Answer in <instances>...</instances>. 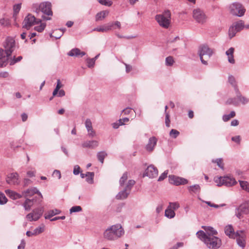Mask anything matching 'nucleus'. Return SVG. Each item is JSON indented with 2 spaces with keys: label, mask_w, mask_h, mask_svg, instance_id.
<instances>
[{
  "label": "nucleus",
  "mask_w": 249,
  "mask_h": 249,
  "mask_svg": "<svg viewBox=\"0 0 249 249\" xmlns=\"http://www.w3.org/2000/svg\"><path fill=\"white\" fill-rule=\"evenodd\" d=\"M3 46L4 50L0 49V67L6 66L8 63L9 57L15 49L16 43L14 39L11 37H8L4 43Z\"/></svg>",
  "instance_id": "obj_1"
},
{
  "label": "nucleus",
  "mask_w": 249,
  "mask_h": 249,
  "mask_svg": "<svg viewBox=\"0 0 249 249\" xmlns=\"http://www.w3.org/2000/svg\"><path fill=\"white\" fill-rule=\"evenodd\" d=\"M124 233L120 224H116L107 228L104 233V237L108 240H115L121 237Z\"/></svg>",
  "instance_id": "obj_2"
},
{
  "label": "nucleus",
  "mask_w": 249,
  "mask_h": 249,
  "mask_svg": "<svg viewBox=\"0 0 249 249\" xmlns=\"http://www.w3.org/2000/svg\"><path fill=\"white\" fill-rule=\"evenodd\" d=\"M52 5L50 1H44L39 4L34 3L32 6V9L36 14L41 12L46 16H53Z\"/></svg>",
  "instance_id": "obj_3"
},
{
  "label": "nucleus",
  "mask_w": 249,
  "mask_h": 249,
  "mask_svg": "<svg viewBox=\"0 0 249 249\" xmlns=\"http://www.w3.org/2000/svg\"><path fill=\"white\" fill-rule=\"evenodd\" d=\"M213 50L209 48L207 45H202L199 48L198 54L202 64L207 65V61L205 60L209 59L212 55Z\"/></svg>",
  "instance_id": "obj_4"
},
{
  "label": "nucleus",
  "mask_w": 249,
  "mask_h": 249,
  "mask_svg": "<svg viewBox=\"0 0 249 249\" xmlns=\"http://www.w3.org/2000/svg\"><path fill=\"white\" fill-rule=\"evenodd\" d=\"M204 243L210 249H217L220 247L221 242L219 238L208 234V238L204 240Z\"/></svg>",
  "instance_id": "obj_5"
},
{
  "label": "nucleus",
  "mask_w": 249,
  "mask_h": 249,
  "mask_svg": "<svg viewBox=\"0 0 249 249\" xmlns=\"http://www.w3.org/2000/svg\"><path fill=\"white\" fill-rule=\"evenodd\" d=\"M230 13L233 16H243L246 9L242 4L239 2H233L229 6Z\"/></svg>",
  "instance_id": "obj_6"
},
{
  "label": "nucleus",
  "mask_w": 249,
  "mask_h": 249,
  "mask_svg": "<svg viewBox=\"0 0 249 249\" xmlns=\"http://www.w3.org/2000/svg\"><path fill=\"white\" fill-rule=\"evenodd\" d=\"M40 22V19L36 17H25L22 22V28L29 30L32 26L37 25Z\"/></svg>",
  "instance_id": "obj_7"
},
{
  "label": "nucleus",
  "mask_w": 249,
  "mask_h": 249,
  "mask_svg": "<svg viewBox=\"0 0 249 249\" xmlns=\"http://www.w3.org/2000/svg\"><path fill=\"white\" fill-rule=\"evenodd\" d=\"M43 210L42 208H38L33 211L32 213L26 215V218L30 221L37 220L42 215Z\"/></svg>",
  "instance_id": "obj_8"
},
{
  "label": "nucleus",
  "mask_w": 249,
  "mask_h": 249,
  "mask_svg": "<svg viewBox=\"0 0 249 249\" xmlns=\"http://www.w3.org/2000/svg\"><path fill=\"white\" fill-rule=\"evenodd\" d=\"M169 180L170 183L176 186L186 184L188 182V180L184 178L174 175H170L169 176Z\"/></svg>",
  "instance_id": "obj_9"
},
{
  "label": "nucleus",
  "mask_w": 249,
  "mask_h": 249,
  "mask_svg": "<svg viewBox=\"0 0 249 249\" xmlns=\"http://www.w3.org/2000/svg\"><path fill=\"white\" fill-rule=\"evenodd\" d=\"M158 175V170L156 167L153 165H150L147 167L145 170L143 177L147 176L149 178H154L157 177Z\"/></svg>",
  "instance_id": "obj_10"
},
{
  "label": "nucleus",
  "mask_w": 249,
  "mask_h": 249,
  "mask_svg": "<svg viewBox=\"0 0 249 249\" xmlns=\"http://www.w3.org/2000/svg\"><path fill=\"white\" fill-rule=\"evenodd\" d=\"M235 237L236 238L237 244L241 247L244 248L246 246V236L244 231H237Z\"/></svg>",
  "instance_id": "obj_11"
},
{
  "label": "nucleus",
  "mask_w": 249,
  "mask_h": 249,
  "mask_svg": "<svg viewBox=\"0 0 249 249\" xmlns=\"http://www.w3.org/2000/svg\"><path fill=\"white\" fill-rule=\"evenodd\" d=\"M6 181L10 185H18L20 182L18 174L17 172L9 174L7 176Z\"/></svg>",
  "instance_id": "obj_12"
},
{
  "label": "nucleus",
  "mask_w": 249,
  "mask_h": 249,
  "mask_svg": "<svg viewBox=\"0 0 249 249\" xmlns=\"http://www.w3.org/2000/svg\"><path fill=\"white\" fill-rule=\"evenodd\" d=\"M156 20L159 25L164 28H168L171 24V17H155Z\"/></svg>",
  "instance_id": "obj_13"
},
{
  "label": "nucleus",
  "mask_w": 249,
  "mask_h": 249,
  "mask_svg": "<svg viewBox=\"0 0 249 249\" xmlns=\"http://www.w3.org/2000/svg\"><path fill=\"white\" fill-rule=\"evenodd\" d=\"M35 194H37L40 198L42 197V196L40 192L38 190V189L36 187H33L27 189L26 191L23 192L22 193V195L24 196L25 197H30L34 195Z\"/></svg>",
  "instance_id": "obj_14"
},
{
  "label": "nucleus",
  "mask_w": 249,
  "mask_h": 249,
  "mask_svg": "<svg viewBox=\"0 0 249 249\" xmlns=\"http://www.w3.org/2000/svg\"><path fill=\"white\" fill-rule=\"evenodd\" d=\"M157 139L155 137L149 138L148 142L146 145V150L148 152H152L157 144Z\"/></svg>",
  "instance_id": "obj_15"
},
{
  "label": "nucleus",
  "mask_w": 249,
  "mask_h": 249,
  "mask_svg": "<svg viewBox=\"0 0 249 249\" xmlns=\"http://www.w3.org/2000/svg\"><path fill=\"white\" fill-rule=\"evenodd\" d=\"M99 145V142L95 140L85 141L82 144L84 148H95Z\"/></svg>",
  "instance_id": "obj_16"
},
{
  "label": "nucleus",
  "mask_w": 249,
  "mask_h": 249,
  "mask_svg": "<svg viewBox=\"0 0 249 249\" xmlns=\"http://www.w3.org/2000/svg\"><path fill=\"white\" fill-rule=\"evenodd\" d=\"M68 54L71 56L82 57L86 54L84 52H81L78 48L72 49L68 53Z\"/></svg>",
  "instance_id": "obj_17"
},
{
  "label": "nucleus",
  "mask_w": 249,
  "mask_h": 249,
  "mask_svg": "<svg viewBox=\"0 0 249 249\" xmlns=\"http://www.w3.org/2000/svg\"><path fill=\"white\" fill-rule=\"evenodd\" d=\"M223 185L227 186H231L236 183L234 178L228 176L223 177Z\"/></svg>",
  "instance_id": "obj_18"
},
{
  "label": "nucleus",
  "mask_w": 249,
  "mask_h": 249,
  "mask_svg": "<svg viewBox=\"0 0 249 249\" xmlns=\"http://www.w3.org/2000/svg\"><path fill=\"white\" fill-rule=\"evenodd\" d=\"M234 52V49L233 47L230 48L226 52V54L227 55L228 58V61L231 64L235 63V60L233 57Z\"/></svg>",
  "instance_id": "obj_19"
},
{
  "label": "nucleus",
  "mask_w": 249,
  "mask_h": 249,
  "mask_svg": "<svg viewBox=\"0 0 249 249\" xmlns=\"http://www.w3.org/2000/svg\"><path fill=\"white\" fill-rule=\"evenodd\" d=\"M113 24V23H108L107 24L105 25L102 27L95 28L93 29V31H96L100 32H106L112 29Z\"/></svg>",
  "instance_id": "obj_20"
},
{
  "label": "nucleus",
  "mask_w": 249,
  "mask_h": 249,
  "mask_svg": "<svg viewBox=\"0 0 249 249\" xmlns=\"http://www.w3.org/2000/svg\"><path fill=\"white\" fill-rule=\"evenodd\" d=\"M235 91L236 93V95L239 100V103L241 102L242 104L244 105H245L248 103L249 100L245 97L242 96L241 95L239 89L237 87H235Z\"/></svg>",
  "instance_id": "obj_21"
},
{
  "label": "nucleus",
  "mask_w": 249,
  "mask_h": 249,
  "mask_svg": "<svg viewBox=\"0 0 249 249\" xmlns=\"http://www.w3.org/2000/svg\"><path fill=\"white\" fill-rule=\"evenodd\" d=\"M5 192L8 196H9L10 198H11L13 199H18L22 197V195L18 194L11 190H6L5 191Z\"/></svg>",
  "instance_id": "obj_22"
},
{
  "label": "nucleus",
  "mask_w": 249,
  "mask_h": 249,
  "mask_svg": "<svg viewBox=\"0 0 249 249\" xmlns=\"http://www.w3.org/2000/svg\"><path fill=\"white\" fill-rule=\"evenodd\" d=\"M225 232L227 235H228L231 238H234L235 233L234 230L231 225H228L225 228Z\"/></svg>",
  "instance_id": "obj_23"
},
{
  "label": "nucleus",
  "mask_w": 249,
  "mask_h": 249,
  "mask_svg": "<svg viewBox=\"0 0 249 249\" xmlns=\"http://www.w3.org/2000/svg\"><path fill=\"white\" fill-rule=\"evenodd\" d=\"M129 194L130 193L124 188L123 190L119 192V193L116 195V198L117 199H124L127 197Z\"/></svg>",
  "instance_id": "obj_24"
},
{
  "label": "nucleus",
  "mask_w": 249,
  "mask_h": 249,
  "mask_svg": "<svg viewBox=\"0 0 249 249\" xmlns=\"http://www.w3.org/2000/svg\"><path fill=\"white\" fill-rule=\"evenodd\" d=\"M232 25L238 32L241 31L245 28L246 27V25H245L244 22L242 20L234 22L232 23Z\"/></svg>",
  "instance_id": "obj_25"
},
{
  "label": "nucleus",
  "mask_w": 249,
  "mask_h": 249,
  "mask_svg": "<svg viewBox=\"0 0 249 249\" xmlns=\"http://www.w3.org/2000/svg\"><path fill=\"white\" fill-rule=\"evenodd\" d=\"M34 26V30L35 31L39 33H41L44 30L46 26V23L42 22V20L40 19V22H39L38 24L35 25Z\"/></svg>",
  "instance_id": "obj_26"
},
{
  "label": "nucleus",
  "mask_w": 249,
  "mask_h": 249,
  "mask_svg": "<svg viewBox=\"0 0 249 249\" xmlns=\"http://www.w3.org/2000/svg\"><path fill=\"white\" fill-rule=\"evenodd\" d=\"M66 29L65 28L58 29L54 30V33H57L59 32L58 35H56V36H53L52 34H50V37H54L56 39L60 38L63 35L64 32L66 31Z\"/></svg>",
  "instance_id": "obj_27"
},
{
  "label": "nucleus",
  "mask_w": 249,
  "mask_h": 249,
  "mask_svg": "<svg viewBox=\"0 0 249 249\" xmlns=\"http://www.w3.org/2000/svg\"><path fill=\"white\" fill-rule=\"evenodd\" d=\"M243 213H247L245 209H241V205L235 209V215L239 218L241 219L242 217Z\"/></svg>",
  "instance_id": "obj_28"
},
{
  "label": "nucleus",
  "mask_w": 249,
  "mask_h": 249,
  "mask_svg": "<svg viewBox=\"0 0 249 249\" xmlns=\"http://www.w3.org/2000/svg\"><path fill=\"white\" fill-rule=\"evenodd\" d=\"M176 213L174 211L167 207L165 211V216L168 218L171 219L175 216Z\"/></svg>",
  "instance_id": "obj_29"
},
{
  "label": "nucleus",
  "mask_w": 249,
  "mask_h": 249,
  "mask_svg": "<svg viewBox=\"0 0 249 249\" xmlns=\"http://www.w3.org/2000/svg\"><path fill=\"white\" fill-rule=\"evenodd\" d=\"M188 189L190 193H196L200 190V187L198 184H195L188 187Z\"/></svg>",
  "instance_id": "obj_30"
},
{
  "label": "nucleus",
  "mask_w": 249,
  "mask_h": 249,
  "mask_svg": "<svg viewBox=\"0 0 249 249\" xmlns=\"http://www.w3.org/2000/svg\"><path fill=\"white\" fill-rule=\"evenodd\" d=\"M226 104L229 105H233L234 106H239V100L237 96L235 98H229L226 101Z\"/></svg>",
  "instance_id": "obj_31"
},
{
  "label": "nucleus",
  "mask_w": 249,
  "mask_h": 249,
  "mask_svg": "<svg viewBox=\"0 0 249 249\" xmlns=\"http://www.w3.org/2000/svg\"><path fill=\"white\" fill-rule=\"evenodd\" d=\"M60 213V211L58 209L50 210L48 212L47 215L45 216V219H49L53 216Z\"/></svg>",
  "instance_id": "obj_32"
},
{
  "label": "nucleus",
  "mask_w": 249,
  "mask_h": 249,
  "mask_svg": "<svg viewBox=\"0 0 249 249\" xmlns=\"http://www.w3.org/2000/svg\"><path fill=\"white\" fill-rule=\"evenodd\" d=\"M33 204V200L27 198L23 204L25 210H29Z\"/></svg>",
  "instance_id": "obj_33"
},
{
  "label": "nucleus",
  "mask_w": 249,
  "mask_h": 249,
  "mask_svg": "<svg viewBox=\"0 0 249 249\" xmlns=\"http://www.w3.org/2000/svg\"><path fill=\"white\" fill-rule=\"evenodd\" d=\"M238 32L237 31H236V29L233 26V25L232 24L230 26L229 29V36L230 38H232Z\"/></svg>",
  "instance_id": "obj_34"
},
{
  "label": "nucleus",
  "mask_w": 249,
  "mask_h": 249,
  "mask_svg": "<svg viewBox=\"0 0 249 249\" xmlns=\"http://www.w3.org/2000/svg\"><path fill=\"white\" fill-rule=\"evenodd\" d=\"M197 236L201 240L204 242V240L208 238V234H207L203 231H199L196 232Z\"/></svg>",
  "instance_id": "obj_35"
},
{
  "label": "nucleus",
  "mask_w": 249,
  "mask_h": 249,
  "mask_svg": "<svg viewBox=\"0 0 249 249\" xmlns=\"http://www.w3.org/2000/svg\"><path fill=\"white\" fill-rule=\"evenodd\" d=\"M135 184V181L132 179L129 180L128 182H127L124 189H126L127 191H128L129 193L130 192V191L132 188V187L134 186V185Z\"/></svg>",
  "instance_id": "obj_36"
},
{
  "label": "nucleus",
  "mask_w": 249,
  "mask_h": 249,
  "mask_svg": "<svg viewBox=\"0 0 249 249\" xmlns=\"http://www.w3.org/2000/svg\"><path fill=\"white\" fill-rule=\"evenodd\" d=\"M235 116V112L234 111H232L229 114L224 115L222 119L224 122H227L231 118H233Z\"/></svg>",
  "instance_id": "obj_37"
},
{
  "label": "nucleus",
  "mask_w": 249,
  "mask_h": 249,
  "mask_svg": "<svg viewBox=\"0 0 249 249\" xmlns=\"http://www.w3.org/2000/svg\"><path fill=\"white\" fill-rule=\"evenodd\" d=\"M107 156V154L104 151L99 152L97 154L98 160L103 163L105 158Z\"/></svg>",
  "instance_id": "obj_38"
},
{
  "label": "nucleus",
  "mask_w": 249,
  "mask_h": 249,
  "mask_svg": "<svg viewBox=\"0 0 249 249\" xmlns=\"http://www.w3.org/2000/svg\"><path fill=\"white\" fill-rule=\"evenodd\" d=\"M10 24V21L7 17H3L0 19V25L2 26H8Z\"/></svg>",
  "instance_id": "obj_39"
},
{
  "label": "nucleus",
  "mask_w": 249,
  "mask_h": 249,
  "mask_svg": "<svg viewBox=\"0 0 249 249\" xmlns=\"http://www.w3.org/2000/svg\"><path fill=\"white\" fill-rule=\"evenodd\" d=\"M194 19L198 23L203 24L207 21L206 17H193Z\"/></svg>",
  "instance_id": "obj_40"
},
{
  "label": "nucleus",
  "mask_w": 249,
  "mask_h": 249,
  "mask_svg": "<svg viewBox=\"0 0 249 249\" xmlns=\"http://www.w3.org/2000/svg\"><path fill=\"white\" fill-rule=\"evenodd\" d=\"M88 176L86 178V181L89 184L93 183V178L94 173L93 172H88Z\"/></svg>",
  "instance_id": "obj_41"
},
{
  "label": "nucleus",
  "mask_w": 249,
  "mask_h": 249,
  "mask_svg": "<svg viewBox=\"0 0 249 249\" xmlns=\"http://www.w3.org/2000/svg\"><path fill=\"white\" fill-rule=\"evenodd\" d=\"M204 230L206 231L207 234H211V235H213V236L216 235L217 234V231L214 230V229L211 227H207L204 228Z\"/></svg>",
  "instance_id": "obj_42"
},
{
  "label": "nucleus",
  "mask_w": 249,
  "mask_h": 249,
  "mask_svg": "<svg viewBox=\"0 0 249 249\" xmlns=\"http://www.w3.org/2000/svg\"><path fill=\"white\" fill-rule=\"evenodd\" d=\"M180 207L179 204L177 202H170L168 207L173 211L176 210Z\"/></svg>",
  "instance_id": "obj_43"
},
{
  "label": "nucleus",
  "mask_w": 249,
  "mask_h": 249,
  "mask_svg": "<svg viewBox=\"0 0 249 249\" xmlns=\"http://www.w3.org/2000/svg\"><path fill=\"white\" fill-rule=\"evenodd\" d=\"M174 62V59L171 56H168L165 59V65L167 66H172Z\"/></svg>",
  "instance_id": "obj_44"
},
{
  "label": "nucleus",
  "mask_w": 249,
  "mask_h": 249,
  "mask_svg": "<svg viewBox=\"0 0 249 249\" xmlns=\"http://www.w3.org/2000/svg\"><path fill=\"white\" fill-rule=\"evenodd\" d=\"M240 185L242 189L249 192V186L247 181H239Z\"/></svg>",
  "instance_id": "obj_45"
},
{
  "label": "nucleus",
  "mask_w": 249,
  "mask_h": 249,
  "mask_svg": "<svg viewBox=\"0 0 249 249\" xmlns=\"http://www.w3.org/2000/svg\"><path fill=\"white\" fill-rule=\"evenodd\" d=\"M128 176H127V173L125 172L122 176V177L120 179V185L121 186H123L124 185V183L126 181L127 179Z\"/></svg>",
  "instance_id": "obj_46"
},
{
  "label": "nucleus",
  "mask_w": 249,
  "mask_h": 249,
  "mask_svg": "<svg viewBox=\"0 0 249 249\" xmlns=\"http://www.w3.org/2000/svg\"><path fill=\"white\" fill-rule=\"evenodd\" d=\"M21 7V3L15 4L13 6L14 14L17 15L18 14Z\"/></svg>",
  "instance_id": "obj_47"
},
{
  "label": "nucleus",
  "mask_w": 249,
  "mask_h": 249,
  "mask_svg": "<svg viewBox=\"0 0 249 249\" xmlns=\"http://www.w3.org/2000/svg\"><path fill=\"white\" fill-rule=\"evenodd\" d=\"M97 1L102 5L110 6L112 4V2L109 0H97Z\"/></svg>",
  "instance_id": "obj_48"
},
{
  "label": "nucleus",
  "mask_w": 249,
  "mask_h": 249,
  "mask_svg": "<svg viewBox=\"0 0 249 249\" xmlns=\"http://www.w3.org/2000/svg\"><path fill=\"white\" fill-rule=\"evenodd\" d=\"M179 134V132L176 129H172L170 132V136L173 138H176Z\"/></svg>",
  "instance_id": "obj_49"
},
{
  "label": "nucleus",
  "mask_w": 249,
  "mask_h": 249,
  "mask_svg": "<svg viewBox=\"0 0 249 249\" xmlns=\"http://www.w3.org/2000/svg\"><path fill=\"white\" fill-rule=\"evenodd\" d=\"M82 209L81 206H75L72 207L70 210V212L71 213H75V212H79L82 211Z\"/></svg>",
  "instance_id": "obj_50"
},
{
  "label": "nucleus",
  "mask_w": 249,
  "mask_h": 249,
  "mask_svg": "<svg viewBox=\"0 0 249 249\" xmlns=\"http://www.w3.org/2000/svg\"><path fill=\"white\" fill-rule=\"evenodd\" d=\"M22 59V57L21 56H19L18 57H14L13 59H11L10 60V65H13L15 63L19 62Z\"/></svg>",
  "instance_id": "obj_51"
},
{
  "label": "nucleus",
  "mask_w": 249,
  "mask_h": 249,
  "mask_svg": "<svg viewBox=\"0 0 249 249\" xmlns=\"http://www.w3.org/2000/svg\"><path fill=\"white\" fill-rule=\"evenodd\" d=\"M85 124L87 130L93 128L91 121L89 119L86 120Z\"/></svg>",
  "instance_id": "obj_52"
},
{
  "label": "nucleus",
  "mask_w": 249,
  "mask_h": 249,
  "mask_svg": "<svg viewBox=\"0 0 249 249\" xmlns=\"http://www.w3.org/2000/svg\"><path fill=\"white\" fill-rule=\"evenodd\" d=\"M7 201V199L4 194L0 192V204L3 205Z\"/></svg>",
  "instance_id": "obj_53"
},
{
  "label": "nucleus",
  "mask_w": 249,
  "mask_h": 249,
  "mask_svg": "<svg viewBox=\"0 0 249 249\" xmlns=\"http://www.w3.org/2000/svg\"><path fill=\"white\" fill-rule=\"evenodd\" d=\"M44 231V226L43 227H38L35 229L33 232L35 235H38L42 232H43Z\"/></svg>",
  "instance_id": "obj_54"
},
{
  "label": "nucleus",
  "mask_w": 249,
  "mask_h": 249,
  "mask_svg": "<svg viewBox=\"0 0 249 249\" xmlns=\"http://www.w3.org/2000/svg\"><path fill=\"white\" fill-rule=\"evenodd\" d=\"M229 82L234 87V89L235 87H237L236 84L235 79L232 75L229 76Z\"/></svg>",
  "instance_id": "obj_55"
},
{
  "label": "nucleus",
  "mask_w": 249,
  "mask_h": 249,
  "mask_svg": "<svg viewBox=\"0 0 249 249\" xmlns=\"http://www.w3.org/2000/svg\"><path fill=\"white\" fill-rule=\"evenodd\" d=\"M193 15V16H204V13L200 9L197 8L194 10Z\"/></svg>",
  "instance_id": "obj_56"
},
{
  "label": "nucleus",
  "mask_w": 249,
  "mask_h": 249,
  "mask_svg": "<svg viewBox=\"0 0 249 249\" xmlns=\"http://www.w3.org/2000/svg\"><path fill=\"white\" fill-rule=\"evenodd\" d=\"M223 177H218L215 178L214 180L215 182L217 184V185L218 186H220L223 185Z\"/></svg>",
  "instance_id": "obj_57"
},
{
  "label": "nucleus",
  "mask_w": 249,
  "mask_h": 249,
  "mask_svg": "<svg viewBox=\"0 0 249 249\" xmlns=\"http://www.w3.org/2000/svg\"><path fill=\"white\" fill-rule=\"evenodd\" d=\"M241 209H245L247 213H249V201L241 204Z\"/></svg>",
  "instance_id": "obj_58"
},
{
  "label": "nucleus",
  "mask_w": 249,
  "mask_h": 249,
  "mask_svg": "<svg viewBox=\"0 0 249 249\" xmlns=\"http://www.w3.org/2000/svg\"><path fill=\"white\" fill-rule=\"evenodd\" d=\"M87 63L89 68H92L95 64V61L92 58H88L87 59Z\"/></svg>",
  "instance_id": "obj_59"
},
{
  "label": "nucleus",
  "mask_w": 249,
  "mask_h": 249,
  "mask_svg": "<svg viewBox=\"0 0 249 249\" xmlns=\"http://www.w3.org/2000/svg\"><path fill=\"white\" fill-rule=\"evenodd\" d=\"M213 162H216L217 165L221 169L224 168V164L222 162V160L221 159H217L215 161H213Z\"/></svg>",
  "instance_id": "obj_60"
},
{
  "label": "nucleus",
  "mask_w": 249,
  "mask_h": 249,
  "mask_svg": "<svg viewBox=\"0 0 249 249\" xmlns=\"http://www.w3.org/2000/svg\"><path fill=\"white\" fill-rule=\"evenodd\" d=\"M87 131H88V135L89 137L93 138V137L96 136V132L94 131V130L93 128L89 129V130H87Z\"/></svg>",
  "instance_id": "obj_61"
},
{
  "label": "nucleus",
  "mask_w": 249,
  "mask_h": 249,
  "mask_svg": "<svg viewBox=\"0 0 249 249\" xmlns=\"http://www.w3.org/2000/svg\"><path fill=\"white\" fill-rule=\"evenodd\" d=\"M167 174H168V171L166 170V171H165L159 178H158V181H161L162 180H163L164 179H165L167 176Z\"/></svg>",
  "instance_id": "obj_62"
},
{
  "label": "nucleus",
  "mask_w": 249,
  "mask_h": 249,
  "mask_svg": "<svg viewBox=\"0 0 249 249\" xmlns=\"http://www.w3.org/2000/svg\"><path fill=\"white\" fill-rule=\"evenodd\" d=\"M80 168L79 165H75L74 166L73 171V174L75 175H78L80 172Z\"/></svg>",
  "instance_id": "obj_63"
},
{
  "label": "nucleus",
  "mask_w": 249,
  "mask_h": 249,
  "mask_svg": "<svg viewBox=\"0 0 249 249\" xmlns=\"http://www.w3.org/2000/svg\"><path fill=\"white\" fill-rule=\"evenodd\" d=\"M170 119H169V114L168 113H166L165 116V124L167 127H169L170 126Z\"/></svg>",
  "instance_id": "obj_64"
}]
</instances>
